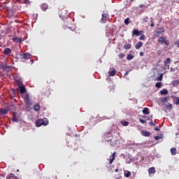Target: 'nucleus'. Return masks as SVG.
<instances>
[{
  "instance_id": "nucleus-1",
  "label": "nucleus",
  "mask_w": 179,
  "mask_h": 179,
  "mask_svg": "<svg viewBox=\"0 0 179 179\" xmlns=\"http://www.w3.org/2000/svg\"><path fill=\"white\" fill-rule=\"evenodd\" d=\"M36 127H39L41 125H44V127H47L48 125V119L43 118V119H38L35 122Z\"/></svg>"
},
{
  "instance_id": "nucleus-2",
  "label": "nucleus",
  "mask_w": 179,
  "mask_h": 179,
  "mask_svg": "<svg viewBox=\"0 0 179 179\" xmlns=\"http://www.w3.org/2000/svg\"><path fill=\"white\" fill-rule=\"evenodd\" d=\"M22 99L26 106H33V103L31 102V99H30V95L29 94H23Z\"/></svg>"
},
{
  "instance_id": "nucleus-3",
  "label": "nucleus",
  "mask_w": 179,
  "mask_h": 179,
  "mask_svg": "<svg viewBox=\"0 0 179 179\" xmlns=\"http://www.w3.org/2000/svg\"><path fill=\"white\" fill-rule=\"evenodd\" d=\"M20 58L21 62H26L27 59H30L31 58V54L29 52L20 54Z\"/></svg>"
},
{
  "instance_id": "nucleus-4",
  "label": "nucleus",
  "mask_w": 179,
  "mask_h": 179,
  "mask_svg": "<svg viewBox=\"0 0 179 179\" xmlns=\"http://www.w3.org/2000/svg\"><path fill=\"white\" fill-rule=\"evenodd\" d=\"M157 43H159V44H165V45H166L167 47H169V45H170V43L169 42V41H167L166 36L159 37L157 40Z\"/></svg>"
},
{
  "instance_id": "nucleus-5",
  "label": "nucleus",
  "mask_w": 179,
  "mask_h": 179,
  "mask_svg": "<svg viewBox=\"0 0 179 179\" xmlns=\"http://www.w3.org/2000/svg\"><path fill=\"white\" fill-rule=\"evenodd\" d=\"M144 33L145 32L143 30L138 31V29H134L132 31V37H135V36L139 37V36L143 35Z\"/></svg>"
},
{
  "instance_id": "nucleus-6",
  "label": "nucleus",
  "mask_w": 179,
  "mask_h": 179,
  "mask_svg": "<svg viewBox=\"0 0 179 179\" xmlns=\"http://www.w3.org/2000/svg\"><path fill=\"white\" fill-rule=\"evenodd\" d=\"M107 142H109V145H110V146L115 147L117 146L118 140H117V138L115 137H112L110 140H107Z\"/></svg>"
},
{
  "instance_id": "nucleus-7",
  "label": "nucleus",
  "mask_w": 179,
  "mask_h": 179,
  "mask_svg": "<svg viewBox=\"0 0 179 179\" xmlns=\"http://www.w3.org/2000/svg\"><path fill=\"white\" fill-rule=\"evenodd\" d=\"M110 19V15L107 13H103L101 15V23H107V20Z\"/></svg>"
},
{
  "instance_id": "nucleus-8",
  "label": "nucleus",
  "mask_w": 179,
  "mask_h": 179,
  "mask_svg": "<svg viewBox=\"0 0 179 179\" xmlns=\"http://www.w3.org/2000/svg\"><path fill=\"white\" fill-rule=\"evenodd\" d=\"M112 134H111V131H107L106 133L104 134L103 138L104 139V141H106V142H107V140H110L113 136H112Z\"/></svg>"
},
{
  "instance_id": "nucleus-9",
  "label": "nucleus",
  "mask_w": 179,
  "mask_h": 179,
  "mask_svg": "<svg viewBox=\"0 0 179 179\" xmlns=\"http://www.w3.org/2000/svg\"><path fill=\"white\" fill-rule=\"evenodd\" d=\"M71 23H72V22L69 21V19L66 18L64 20V27H67L68 29H72V27H71Z\"/></svg>"
},
{
  "instance_id": "nucleus-10",
  "label": "nucleus",
  "mask_w": 179,
  "mask_h": 179,
  "mask_svg": "<svg viewBox=\"0 0 179 179\" xmlns=\"http://www.w3.org/2000/svg\"><path fill=\"white\" fill-rule=\"evenodd\" d=\"M163 33H164V28H159L157 31H155V37H159L161 34H163Z\"/></svg>"
},
{
  "instance_id": "nucleus-11",
  "label": "nucleus",
  "mask_w": 179,
  "mask_h": 179,
  "mask_svg": "<svg viewBox=\"0 0 179 179\" xmlns=\"http://www.w3.org/2000/svg\"><path fill=\"white\" fill-rule=\"evenodd\" d=\"M115 155H117L116 152H114L110 157H109V164H113L114 160H115Z\"/></svg>"
},
{
  "instance_id": "nucleus-12",
  "label": "nucleus",
  "mask_w": 179,
  "mask_h": 179,
  "mask_svg": "<svg viewBox=\"0 0 179 179\" xmlns=\"http://www.w3.org/2000/svg\"><path fill=\"white\" fill-rule=\"evenodd\" d=\"M0 66H1V69H3V71H10V66H8L6 64V63H5V64L1 63Z\"/></svg>"
},
{
  "instance_id": "nucleus-13",
  "label": "nucleus",
  "mask_w": 179,
  "mask_h": 179,
  "mask_svg": "<svg viewBox=\"0 0 179 179\" xmlns=\"http://www.w3.org/2000/svg\"><path fill=\"white\" fill-rule=\"evenodd\" d=\"M3 54L5 55H10V54H12V50H10L9 48H6L3 50Z\"/></svg>"
},
{
  "instance_id": "nucleus-14",
  "label": "nucleus",
  "mask_w": 179,
  "mask_h": 179,
  "mask_svg": "<svg viewBox=\"0 0 179 179\" xmlns=\"http://www.w3.org/2000/svg\"><path fill=\"white\" fill-rule=\"evenodd\" d=\"M19 92L21 94H24V93L27 92L26 87H24V85L20 87Z\"/></svg>"
},
{
  "instance_id": "nucleus-15",
  "label": "nucleus",
  "mask_w": 179,
  "mask_h": 179,
  "mask_svg": "<svg viewBox=\"0 0 179 179\" xmlns=\"http://www.w3.org/2000/svg\"><path fill=\"white\" fill-rule=\"evenodd\" d=\"M6 179H19V178H17L16 176H15V174L13 173H9Z\"/></svg>"
},
{
  "instance_id": "nucleus-16",
  "label": "nucleus",
  "mask_w": 179,
  "mask_h": 179,
  "mask_svg": "<svg viewBox=\"0 0 179 179\" xmlns=\"http://www.w3.org/2000/svg\"><path fill=\"white\" fill-rule=\"evenodd\" d=\"M41 8L42 10H43V12H45V10H47V9H48V4L44 3L42 5H41Z\"/></svg>"
},
{
  "instance_id": "nucleus-17",
  "label": "nucleus",
  "mask_w": 179,
  "mask_h": 179,
  "mask_svg": "<svg viewBox=\"0 0 179 179\" xmlns=\"http://www.w3.org/2000/svg\"><path fill=\"white\" fill-rule=\"evenodd\" d=\"M8 110L5 108L0 109V115H6L8 114Z\"/></svg>"
},
{
  "instance_id": "nucleus-18",
  "label": "nucleus",
  "mask_w": 179,
  "mask_h": 179,
  "mask_svg": "<svg viewBox=\"0 0 179 179\" xmlns=\"http://www.w3.org/2000/svg\"><path fill=\"white\" fill-rule=\"evenodd\" d=\"M156 173V169L155 167H150L148 169V173L150 174H155Z\"/></svg>"
},
{
  "instance_id": "nucleus-19",
  "label": "nucleus",
  "mask_w": 179,
  "mask_h": 179,
  "mask_svg": "<svg viewBox=\"0 0 179 179\" xmlns=\"http://www.w3.org/2000/svg\"><path fill=\"white\" fill-rule=\"evenodd\" d=\"M169 64H171V59H170V57L166 58L164 62V64L165 66H167V65H169Z\"/></svg>"
},
{
  "instance_id": "nucleus-20",
  "label": "nucleus",
  "mask_w": 179,
  "mask_h": 179,
  "mask_svg": "<svg viewBox=\"0 0 179 179\" xmlns=\"http://www.w3.org/2000/svg\"><path fill=\"white\" fill-rule=\"evenodd\" d=\"M40 103H35V105L34 106V111H40Z\"/></svg>"
},
{
  "instance_id": "nucleus-21",
  "label": "nucleus",
  "mask_w": 179,
  "mask_h": 179,
  "mask_svg": "<svg viewBox=\"0 0 179 179\" xmlns=\"http://www.w3.org/2000/svg\"><path fill=\"white\" fill-rule=\"evenodd\" d=\"M142 113L143 114H145L146 115L150 114V111H149V108H144L142 110Z\"/></svg>"
},
{
  "instance_id": "nucleus-22",
  "label": "nucleus",
  "mask_w": 179,
  "mask_h": 179,
  "mask_svg": "<svg viewBox=\"0 0 179 179\" xmlns=\"http://www.w3.org/2000/svg\"><path fill=\"white\" fill-rule=\"evenodd\" d=\"M115 73H117V71L113 69V71H108V76H115Z\"/></svg>"
},
{
  "instance_id": "nucleus-23",
  "label": "nucleus",
  "mask_w": 179,
  "mask_h": 179,
  "mask_svg": "<svg viewBox=\"0 0 179 179\" xmlns=\"http://www.w3.org/2000/svg\"><path fill=\"white\" fill-rule=\"evenodd\" d=\"M171 153L172 156H176V155H177V149L176 148H172L171 149Z\"/></svg>"
},
{
  "instance_id": "nucleus-24",
  "label": "nucleus",
  "mask_w": 179,
  "mask_h": 179,
  "mask_svg": "<svg viewBox=\"0 0 179 179\" xmlns=\"http://www.w3.org/2000/svg\"><path fill=\"white\" fill-rule=\"evenodd\" d=\"M142 45H143V43H142V42L137 43L136 45H135L136 50H139V48H141V47H142Z\"/></svg>"
},
{
  "instance_id": "nucleus-25",
  "label": "nucleus",
  "mask_w": 179,
  "mask_h": 179,
  "mask_svg": "<svg viewBox=\"0 0 179 179\" xmlns=\"http://www.w3.org/2000/svg\"><path fill=\"white\" fill-rule=\"evenodd\" d=\"M141 135H143V136H150V132L143 131H141Z\"/></svg>"
},
{
  "instance_id": "nucleus-26",
  "label": "nucleus",
  "mask_w": 179,
  "mask_h": 179,
  "mask_svg": "<svg viewBox=\"0 0 179 179\" xmlns=\"http://www.w3.org/2000/svg\"><path fill=\"white\" fill-rule=\"evenodd\" d=\"M160 94H169V91L167 89H163L160 91Z\"/></svg>"
},
{
  "instance_id": "nucleus-27",
  "label": "nucleus",
  "mask_w": 179,
  "mask_h": 179,
  "mask_svg": "<svg viewBox=\"0 0 179 179\" xmlns=\"http://www.w3.org/2000/svg\"><path fill=\"white\" fill-rule=\"evenodd\" d=\"M172 85L173 86H178L179 85V79L173 80L172 82Z\"/></svg>"
},
{
  "instance_id": "nucleus-28",
  "label": "nucleus",
  "mask_w": 179,
  "mask_h": 179,
  "mask_svg": "<svg viewBox=\"0 0 179 179\" xmlns=\"http://www.w3.org/2000/svg\"><path fill=\"white\" fill-rule=\"evenodd\" d=\"M159 139H163V134H159V136H155V141H159Z\"/></svg>"
},
{
  "instance_id": "nucleus-29",
  "label": "nucleus",
  "mask_w": 179,
  "mask_h": 179,
  "mask_svg": "<svg viewBox=\"0 0 179 179\" xmlns=\"http://www.w3.org/2000/svg\"><path fill=\"white\" fill-rule=\"evenodd\" d=\"M121 124L124 125V127H128V125H129V123L125 120H122Z\"/></svg>"
},
{
  "instance_id": "nucleus-30",
  "label": "nucleus",
  "mask_w": 179,
  "mask_h": 179,
  "mask_svg": "<svg viewBox=\"0 0 179 179\" xmlns=\"http://www.w3.org/2000/svg\"><path fill=\"white\" fill-rule=\"evenodd\" d=\"M131 47H132V45L127 43L124 45V50H129V48H131Z\"/></svg>"
},
{
  "instance_id": "nucleus-31",
  "label": "nucleus",
  "mask_w": 179,
  "mask_h": 179,
  "mask_svg": "<svg viewBox=\"0 0 179 179\" xmlns=\"http://www.w3.org/2000/svg\"><path fill=\"white\" fill-rule=\"evenodd\" d=\"M16 85L17 86H18V87H21L22 86H23V83L20 80H17Z\"/></svg>"
},
{
  "instance_id": "nucleus-32",
  "label": "nucleus",
  "mask_w": 179,
  "mask_h": 179,
  "mask_svg": "<svg viewBox=\"0 0 179 179\" xmlns=\"http://www.w3.org/2000/svg\"><path fill=\"white\" fill-rule=\"evenodd\" d=\"M134 56L132 55H128L127 57V61H131V59H134Z\"/></svg>"
},
{
  "instance_id": "nucleus-33",
  "label": "nucleus",
  "mask_w": 179,
  "mask_h": 179,
  "mask_svg": "<svg viewBox=\"0 0 179 179\" xmlns=\"http://www.w3.org/2000/svg\"><path fill=\"white\" fill-rule=\"evenodd\" d=\"M129 176H131V171H124V176L128 178V177H129Z\"/></svg>"
},
{
  "instance_id": "nucleus-34",
  "label": "nucleus",
  "mask_w": 179,
  "mask_h": 179,
  "mask_svg": "<svg viewBox=\"0 0 179 179\" xmlns=\"http://www.w3.org/2000/svg\"><path fill=\"white\" fill-rule=\"evenodd\" d=\"M162 82H158L155 84V87H157L158 89H160V87H162Z\"/></svg>"
},
{
  "instance_id": "nucleus-35",
  "label": "nucleus",
  "mask_w": 179,
  "mask_h": 179,
  "mask_svg": "<svg viewBox=\"0 0 179 179\" xmlns=\"http://www.w3.org/2000/svg\"><path fill=\"white\" fill-rule=\"evenodd\" d=\"M174 103L176 104V106H179V97H176L174 99Z\"/></svg>"
},
{
  "instance_id": "nucleus-36",
  "label": "nucleus",
  "mask_w": 179,
  "mask_h": 179,
  "mask_svg": "<svg viewBox=\"0 0 179 179\" xmlns=\"http://www.w3.org/2000/svg\"><path fill=\"white\" fill-rule=\"evenodd\" d=\"M157 80L160 82L163 80V73L160 74V76L157 78Z\"/></svg>"
},
{
  "instance_id": "nucleus-37",
  "label": "nucleus",
  "mask_w": 179,
  "mask_h": 179,
  "mask_svg": "<svg viewBox=\"0 0 179 179\" xmlns=\"http://www.w3.org/2000/svg\"><path fill=\"white\" fill-rule=\"evenodd\" d=\"M124 24H126V26H128V24H129V17H127L124 20Z\"/></svg>"
},
{
  "instance_id": "nucleus-38",
  "label": "nucleus",
  "mask_w": 179,
  "mask_h": 179,
  "mask_svg": "<svg viewBox=\"0 0 179 179\" xmlns=\"http://www.w3.org/2000/svg\"><path fill=\"white\" fill-rule=\"evenodd\" d=\"M167 110H170V111H171V110H173V105L171 103H169V105H168L166 106Z\"/></svg>"
},
{
  "instance_id": "nucleus-39",
  "label": "nucleus",
  "mask_w": 179,
  "mask_h": 179,
  "mask_svg": "<svg viewBox=\"0 0 179 179\" xmlns=\"http://www.w3.org/2000/svg\"><path fill=\"white\" fill-rule=\"evenodd\" d=\"M169 101V97H164L161 99L162 103H164V101Z\"/></svg>"
},
{
  "instance_id": "nucleus-40",
  "label": "nucleus",
  "mask_w": 179,
  "mask_h": 179,
  "mask_svg": "<svg viewBox=\"0 0 179 179\" xmlns=\"http://www.w3.org/2000/svg\"><path fill=\"white\" fill-rule=\"evenodd\" d=\"M149 20V17H145L143 19V21L144 22V23H148V21Z\"/></svg>"
},
{
  "instance_id": "nucleus-41",
  "label": "nucleus",
  "mask_w": 179,
  "mask_h": 179,
  "mask_svg": "<svg viewBox=\"0 0 179 179\" xmlns=\"http://www.w3.org/2000/svg\"><path fill=\"white\" fill-rule=\"evenodd\" d=\"M12 121L13 122H17L19 121V120L16 117V116H14L12 119Z\"/></svg>"
},
{
  "instance_id": "nucleus-42",
  "label": "nucleus",
  "mask_w": 179,
  "mask_h": 179,
  "mask_svg": "<svg viewBox=\"0 0 179 179\" xmlns=\"http://www.w3.org/2000/svg\"><path fill=\"white\" fill-rule=\"evenodd\" d=\"M125 57V54L124 53H120L119 55V57L120 58V59H123V58Z\"/></svg>"
},
{
  "instance_id": "nucleus-43",
  "label": "nucleus",
  "mask_w": 179,
  "mask_h": 179,
  "mask_svg": "<svg viewBox=\"0 0 179 179\" xmlns=\"http://www.w3.org/2000/svg\"><path fill=\"white\" fill-rule=\"evenodd\" d=\"M17 40H19V38H17V36L13 38V43H17Z\"/></svg>"
},
{
  "instance_id": "nucleus-44",
  "label": "nucleus",
  "mask_w": 179,
  "mask_h": 179,
  "mask_svg": "<svg viewBox=\"0 0 179 179\" xmlns=\"http://www.w3.org/2000/svg\"><path fill=\"white\" fill-rule=\"evenodd\" d=\"M24 3H25V5H29V4H30V1L29 0H24Z\"/></svg>"
},
{
  "instance_id": "nucleus-45",
  "label": "nucleus",
  "mask_w": 179,
  "mask_h": 179,
  "mask_svg": "<svg viewBox=\"0 0 179 179\" xmlns=\"http://www.w3.org/2000/svg\"><path fill=\"white\" fill-rule=\"evenodd\" d=\"M139 40H145V35H141L140 37H139Z\"/></svg>"
},
{
  "instance_id": "nucleus-46",
  "label": "nucleus",
  "mask_w": 179,
  "mask_h": 179,
  "mask_svg": "<svg viewBox=\"0 0 179 179\" xmlns=\"http://www.w3.org/2000/svg\"><path fill=\"white\" fill-rule=\"evenodd\" d=\"M139 121H140V122H141V124H146V120H143V119H140Z\"/></svg>"
},
{
  "instance_id": "nucleus-47",
  "label": "nucleus",
  "mask_w": 179,
  "mask_h": 179,
  "mask_svg": "<svg viewBox=\"0 0 179 179\" xmlns=\"http://www.w3.org/2000/svg\"><path fill=\"white\" fill-rule=\"evenodd\" d=\"M131 162H132V159L131 158H129L128 159H127V162L129 164H131Z\"/></svg>"
},
{
  "instance_id": "nucleus-48",
  "label": "nucleus",
  "mask_w": 179,
  "mask_h": 179,
  "mask_svg": "<svg viewBox=\"0 0 179 179\" xmlns=\"http://www.w3.org/2000/svg\"><path fill=\"white\" fill-rule=\"evenodd\" d=\"M152 24H150V27H155V22L151 20Z\"/></svg>"
},
{
  "instance_id": "nucleus-49",
  "label": "nucleus",
  "mask_w": 179,
  "mask_h": 179,
  "mask_svg": "<svg viewBox=\"0 0 179 179\" xmlns=\"http://www.w3.org/2000/svg\"><path fill=\"white\" fill-rule=\"evenodd\" d=\"M17 41H17V43H22L23 41L22 38H18Z\"/></svg>"
},
{
  "instance_id": "nucleus-50",
  "label": "nucleus",
  "mask_w": 179,
  "mask_h": 179,
  "mask_svg": "<svg viewBox=\"0 0 179 179\" xmlns=\"http://www.w3.org/2000/svg\"><path fill=\"white\" fill-rule=\"evenodd\" d=\"M150 127H155L156 124H155V123H153V122H150Z\"/></svg>"
},
{
  "instance_id": "nucleus-51",
  "label": "nucleus",
  "mask_w": 179,
  "mask_h": 179,
  "mask_svg": "<svg viewBox=\"0 0 179 179\" xmlns=\"http://www.w3.org/2000/svg\"><path fill=\"white\" fill-rule=\"evenodd\" d=\"M76 34H78V32H73L72 33L73 37H75V36H76Z\"/></svg>"
},
{
  "instance_id": "nucleus-52",
  "label": "nucleus",
  "mask_w": 179,
  "mask_h": 179,
  "mask_svg": "<svg viewBox=\"0 0 179 179\" xmlns=\"http://www.w3.org/2000/svg\"><path fill=\"white\" fill-rule=\"evenodd\" d=\"M155 131H160V129L159 128V127H156L155 128Z\"/></svg>"
},
{
  "instance_id": "nucleus-53",
  "label": "nucleus",
  "mask_w": 179,
  "mask_h": 179,
  "mask_svg": "<svg viewBox=\"0 0 179 179\" xmlns=\"http://www.w3.org/2000/svg\"><path fill=\"white\" fill-rule=\"evenodd\" d=\"M171 72H176V69L171 68Z\"/></svg>"
},
{
  "instance_id": "nucleus-54",
  "label": "nucleus",
  "mask_w": 179,
  "mask_h": 179,
  "mask_svg": "<svg viewBox=\"0 0 179 179\" xmlns=\"http://www.w3.org/2000/svg\"><path fill=\"white\" fill-rule=\"evenodd\" d=\"M140 57H143V52H140Z\"/></svg>"
},
{
  "instance_id": "nucleus-55",
  "label": "nucleus",
  "mask_w": 179,
  "mask_h": 179,
  "mask_svg": "<svg viewBox=\"0 0 179 179\" xmlns=\"http://www.w3.org/2000/svg\"><path fill=\"white\" fill-rule=\"evenodd\" d=\"M143 6H145V5H143V4L139 5V8H143Z\"/></svg>"
},
{
  "instance_id": "nucleus-56",
  "label": "nucleus",
  "mask_w": 179,
  "mask_h": 179,
  "mask_svg": "<svg viewBox=\"0 0 179 179\" xmlns=\"http://www.w3.org/2000/svg\"><path fill=\"white\" fill-rule=\"evenodd\" d=\"M128 73H129V71H126V73H124V76H127V75H128Z\"/></svg>"
},
{
  "instance_id": "nucleus-57",
  "label": "nucleus",
  "mask_w": 179,
  "mask_h": 179,
  "mask_svg": "<svg viewBox=\"0 0 179 179\" xmlns=\"http://www.w3.org/2000/svg\"><path fill=\"white\" fill-rule=\"evenodd\" d=\"M118 169H115V173H118Z\"/></svg>"
},
{
  "instance_id": "nucleus-58",
  "label": "nucleus",
  "mask_w": 179,
  "mask_h": 179,
  "mask_svg": "<svg viewBox=\"0 0 179 179\" xmlns=\"http://www.w3.org/2000/svg\"><path fill=\"white\" fill-rule=\"evenodd\" d=\"M31 64H33L34 62V60H31Z\"/></svg>"
},
{
  "instance_id": "nucleus-59",
  "label": "nucleus",
  "mask_w": 179,
  "mask_h": 179,
  "mask_svg": "<svg viewBox=\"0 0 179 179\" xmlns=\"http://www.w3.org/2000/svg\"><path fill=\"white\" fill-rule=\"evenodd\" d=\"M19 1H20V0H16V2H19Z\"/></svg>"
},
{
  "instance_id": "nucleus-60",
  "label": "nucleus",
  "mask_w": 179,
  "mask_h": 179,
  "mask_svg": "<svg viewBox=\"0 0 179 179\" xmlns=\"http://www.w3.org/2000/svg\"><path fill=\"white\" fill-rule=\"evenodd\" d=\"M17 172L19 173V169H17Z\"/></svg>"
},
{
  "instance_id": "nucleus-61",
  "label": "nucleus",
  "mask_w": 179,
  "mask_h": 179,
  "mask_svg": "<svg viewBox=\"0 0 179 179\" xmlns=\"http://www.w3.org/2000/svg\"><path fill=\"white\" fill-rule=\"evenodd\" d=\"M134 0H131V1L132 2Z\"/></svg>"
},
{
  "instance_id": "nucleus-62",
  "label": "nucleus",
  "mask_w": 179,
  "mask_h": 179,
  "mask_svg": "<svg viewBox=\"0 0 179 179\" xmlns=\"http://www.w3.org/2000/svg\"><path fill=\"white\" fill-rule=\"evenodd\" d=\"M178 47H179V44L178 45Z\"/></svg>"
}]
</instances>
